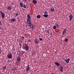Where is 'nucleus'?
<instances>
[{
    "label": "nucleus",
    "instance_id": "obj_39",
    "mask_svg": "<svg viewBox=\"0 0 74 74\" xmlns=\"http://www.w3.org/2000/svg\"><path fill=\"white\" fill-rule=\"evenodd\" d=\"M13 50H14V51H15V49H14Z\"/></svg>",
    "mask_w": 74,
    "mask_h": 74
},
{
    "label": "nucleus",
    "instance_id": "obj_15",
    "mask_svg": "<svg viewBox=\"0 0 74 74\" xmlns=\"http://www.w3.org/2000/svg\"><path fill=\"white\" fill-rule=\"evenodd\" d=\"M27 23L28 22H29L31 21V19L30 18H27Z\"/></svg>",
    "mask_w": 74,
    "mask_h": 74
},
{
    "label": "nucleus",
    "instance_id": "obj_28",
    "mask_svg": "<svg viewBox=\"0 0 74 74\" xmlns=\"http://www.w3.org/2000/svg\"><path fill=\"white\" fill-rule=\"evenodd\" d=\"M5 69H6V67L5 66H4L3 67V70H5Z\"/></svg>",
    "mask_w": 74,
    "mask_h": 74
},
{
    "label": "nucleus",
    "instance_id": "obj_26",
    "mask_svg": "<svg viewBox=\"0 0 74 74\" xmlns=\"http://www.w3.org/2000/svg\"><path fill=\"white\" fill-rule=\"evenodd\" d=\"M15 15L16 16H18L19 15V13H18V12H16L15 13Z\"/></svg>",
    "mask_w": 74,
    "mask_h": 74
},
{
    "label": "nucleus",
    "instance_id": "obj_19",
    "mask_svg": "<svg viewBox=\"0 0 74 74\" xmlns=\"http://www.w3.org/2000/svg\"><path fill=\"white\" fill-rule=\"evenodd\" d=\"M20 5L21 8H23V3L22 2L20 3Z\"/></svg>",
    "mask_w": 74,
    "mask_h": 74
},
{
    "label": "nucleus",
    "instance_id": "obj_3",
    "mask_svg": "<svg viewBox=\"0 0 74 74\" xmlns=\"http://www.w3.org/2000/svg\"><path fill=\"white\" fill-rule=\"evenodd\" d=\"M24 48L25 49V51H29V46H28V45L26 44V43H25V46Z\"/></svg>",
    "mask_w": 74,
    "mask_h": 74
},
{
    "label": "nucleus",
    "instance_id": "obj_11",
    "mask_svg": "<svg viewBox=\"0 0 74 74\" xmlns=\"http://www.w3.org/2000/svg\"><path fill=\"white\" fill-rule=\"evenodd\" d=\"M26 69L27 71H28L29 70H30V68L29 67V66L28 65L26 67Z\"/></svg>",
    "mask_w": 74,
    "mask_h": 74
},
{
    "label": "nucleus",
    "instance_id": "obj_34",
    "mask_svg": "<svg viewBox=\"0 0 74 74\" xmlns=\"http://www.w3.org/2000/svg\"><path fill=\"white\" fill-rule=\"evenodd\" d=\"M24 1H25V2H27V0H24Z\"/></svg>",
    "mask_w": 74,
    "mask_h": 74
},
{
    "label": "nucleus",
    "instance_id": "obj_2",
    "mask_svg": "<svg viewBox=\"0 0 74 74\" xmlns=\"http://www.w3.org/2000/svg\"><path fill=\"white\" fill-rule=\"evenodd\" d=\"M44 14H43V16L45 17V18H47L48 16V12L47 11H45L44 12Z\"/></svg>",
    "mask_w": 74,
    "mask_h": 74
},
{
    "label": "nucleus",
    "instance_id": "obj_23",
    "mask_svg": "<svg viewBox=\"0 0 74 74\" xmlns=\"http://www.w3.org/2000/svg\"><path fill=\"white\" fill-rule=\"evenodd\" d=\"M24 5L23 6V7L24 8H26L27 7V6L25 5V3H24Z\"/></svg>",
    "mask_w": 74,
    "mask_h": 74
},
{
    "label": "nucleus",
    "instance_id": "obj_40",
    "mask_svg": "<svg viewBox=\"0 0 74 74\" xmlns=\"http://www.w3.org/2000/svg\"><path fill=\"white\" fill-rule=\"evenodd\" d=\"M29 41V42H31L30 41Z\"/></svg>",
    "mask_w": 74,
    "mask_h": 74
},
{
    "label": "nucleus",
    "instance_id": "obj_30",
    "mask_svg": "<svg viewBox=\"0 0 74 74\" xmlns=\"http://www.w3.org/2000/svg\"><path fill=\"white\" fill-rule=\"evenodd\" d=\"M12 52H13V54H15V55L16 54V51L15 52L12 51Z\"/></svg>",
    "mask_w": 74,
    "mask_h": 74
},
{
    "label": "nucleus",
    "instance_id": "obj_8",
    "mask_svg": "<svg viewBox=\"0 0 74 74\" xmlns=\"http://www.w3.org/2000/svg\"><path fill=\"white\" fill-rule=\"evenodd\" d=\"M29 26H30V28H31L32 30H33V29H34V25L33 24H31Z\"/></svg>",
    "mask_w": 74,
    "mask_h": 74
},
{
    "label": "nucleus",
    "instance_id": "obj_31",
    "mask_svg": "<svg viewBox=\"0 0 74 74\" xmlns=\"http://www.w3.org/2000/svg\"><path fill=\"white\" fill-rule=\"evenodd\" d=\"M12 70H16V68H14L13 69H12Z\"/></svg>",
    "mask_w": 74,
    "mask_h": 74
},
{
    "label": "nucleus",
    "instance_id": "obj_12",
    "mask_svg": "<svg viewBox=\"0 0 74 74\" xmlns=\"http://www.w3.org/2000/svg\"><path fill=\"white\" fill-rule=\"evenodd\" d=\"M10 21L12 22H15V21H16V19L15 18H13L11 19Z\"/></svg>",
    "mask_w": 74,
    "mask_h": 74
},
{
    "label": "nucleus",
    "instance_id": "obj_7",
    "mask_svg": "<svg viewBox=\"0 0 74 74\" xmlns=\"http://www.w3.org/2000/svg\"><path fill=\"white\" fill-rule=\"evenodd\" d=\"M34 42H35V43H36V44H37L39 43V41H38V40L37 39H35L34 40Z\"/></svg>",
    "mask_w": 74,
    "mask_h": 74
},
{
    "label": "nucleus",
    "instance_id": "obj_32",
    "mask_svg": "<svg viewBox=\"0 0 74 74\" xmlns=\"http://www.w3.org/2000/svg\"><path fill=\"white\" fill-rule=\"evenodd\" d=\"M39 40H40V41H42V39L41 38H39Z\"/></svg>",
    "mask_w": 74,
    "mask_h": 74
},
{
    "label": "nucleus",
    "instance_id": "obj_6",
    "mask_svg": "<svg viewBox=\"0 0 74 74\" xmlns=\"http://www.w3.org/2000/svg\"><path fill=\"white\" fill-rule=\"evenodd\" d=\"M17 62H21V58H20L19 56H18L17 57Z\"/></svg>",
    "mask_w": 74,
    "mask_h": 74
},
{
    "label": "nucleus",
    "instance_id": "obj_38",
    "mask_svg": "<svg viewBox=\"0 0 74 74\" xmlns=\"http://www.w3.org/2000/svg\"><path fill=\"white\" fill-rule=\"evenodd\" d=\"M1 24V21H0V24Z\"/></svg>",
    "mask_w": 74,
    "mask_h": 74
},
{
    "label": "nucleus",
    "instance_id": "obj_14",
    "mask_svg": "<svg viewBox=\"0 0 74 74\" xmlns=\"http://www.w3.org/2000/svg\"><path fill=\"white\" fill-rule=\"evenodd\" d=\"M70 60L69 58H68L67 60H64L65 62H66V63H69V61H70Z\"/></svg>",
    "mask_w": 74,
    "mask_h": 74
},
{
    "label": "nucleus",
    "instance_id": "obj_24",
    "mask_svg": "<svg viewBox=\"0 0 74 74\" xmlns=\"http://www.w3.org/2000/svg\"><path fill=\"white\" fill-rule=\"evenodd\" d=\"M56 26H57L56 27H57V28H58V27H59V26H60L59 25L56 24Z\"/></svg>",
    "mask_w": 74,
    "mask_h": 74
},
{
    "label": "nucleus",
    "instance_id": "obj_5",
    "mask_svg": "<svg viewBox=\"0 0 74 74\" xmlns=\"http://www.w3.org/2000/svg\"><path fill=\"white\" fill-rule=\"evenodd\" d=\"M69 21H71V20L73 19V16L72 15V14H70V15L69 16Z\"/></svg>",
    "mask_w": 74,
    "mask_h": 74
},
{
    "label": "nucleus",
    "instance_id": "obj_27",
    "mask_svg": "<svg viewBox=\"0 0 74 74\" xmlns=\"http://www.w3.org/2000/svg\"><path fill=\"white\" fill-rule=\"evenodd\" d=\"M56 26H54L53 27V29H56Z\"/></svg>",
    "mask_w": 74,
    "mask_h": 74
},
{
    "label": "nucleus",
    "instance_id": "obj_10",
    "mask_svg": "<svg viewBox=\"0 0 74 74\" xmlns=\"http://www.w3.org/2000/svg\"><path fill=\"white\" fill-rule=\"evenodd\" d=\"M59 69H60V72H63V66H61L60 67V68Z\"/></svg>",
    "mask_w": 74,
    "mask_h": 74
},
{
    "label": "nucleus",
    "instance_id": "obj_21",
    "mask_svg": "<svg viewBox=\"0 0 74 74\" xmlns=\"http://www.w3.org/2000/svg\"><path fill=\"white\" fill-rule=\"evenodd\" d=\"M27 18H30V15L29 14H28L27 16Z\"/></svg>",
    "mask_w": 74,
    "mask_h": 74
},
{
    "label": "nucleus",
    "instance_id": "obj_9",
    "mask_svg": "<svg viewBox=\"0 0 74 74\" xmlns=\"http://www.w3.org/2000/svg\"><path fill=\"white\" fill-rule=\"evenodd\" d=\"M66 32H67V29H64V30L62 32V34L64 36V34L66 33Z\"/></svg>",
    "mask_w": 74,
    "mask_h": 74
},
{
    "label": "nucleus",
    "instance_id": "obj_1",
    "mask_svg": "<svg viewBox=\"0 0 74 74\" xmlns=\"http://www.w3.org/2000/svg\"><path fill=\"white\" fill-rule=\"evenodd\" d=\"M0 15H1V18L3 19L4 18V17H5V14L4 12H3L2 11H0Z\"/></svg>",
    "mask_w": 74,
    "mask_h": 74
},
{
    "label": "nucleus",
    "instance_id": "obj_13",
    "mask_svg": "<svg viewBox=\"0 0 74 74\" xmlns=\"http://www.w3.org/2000/svg\"><path fill=\"white\" fill-rule=\"evenodd\" d=\"M32 3L33 4H37V1H36V0H33L32 1Z\"/></svg>",
    "mask_w": 74,
    "mask_h": 74
},
{
    "label": "nucleus",
    "instance_id": "obj_16",
    "mask_svg": "<svg viewBox=\"0 0 74 74\" xmlns=\"http://www.w3.org/2000/svg\"><path fill=\"white\" fill-rule=\"evenodd\" d=\"M51 12H53L55 11V9H54V8L53 7H52L51 8V10H50Z\"/></svg>",
    "mask_w": 74,
    "mask_h": 74
},
{
    "label": "nucleus",
    "instance_id": "obj_20",
    "mask_svg": "<svg viewBox=\"0 0 74 74\" xmlns=\"http://www.w3.org/2000/svg\"><path fill=\"white\" fill-rule=\"evenodd\" d=\"M27 25H28V26H30V25H31L32 24V22L31 21H30V22H29V23H27Z\"/></svg>",
    "mask_w": 74,
    "mask_h": 74
},
{
    "label": "nucleus",
    "instance_id": "obj_35",
    "mask_svg": "<svg viewBox=\"0 0 74 74\" xmlns=\"http://www.w3.org/2000/svg\"><path fill=\"white\" fill-rule=\"evenodd\" d=\"M1 49H0V53L1 52Z\"/></svg>",
    "mask_w": 74,
    "mask_h": 74
},
{
    "label": "nucleus",
    "instance_id": "obj_18",
    "mask_svg": "<svg viewBox=\"0 0 74 74\" xmlns=\"http://www.w3.org/2000/svg\"><path fill=\"white\" fill-rule=\"evenodd\" d=\"M55 64H56V65L58 66H59V65H60V64L58 63V62H55Z\"/></svg>",
    "mask_w": 74,
    "mask_h": 74
},
{
    "label": "nucleus",
    "instance_id": "obj_22",
    "mask_svg": "<svg viewBox=\"0 0 74 74\" xmlns=\"http://www.w3.org/2000/svg\"><path fill=\"white\" fill-rule=\"evenodd\" d=\"M36 17L37 18H40L41 17V16H40V15H38L36 16Z\"/></svg>",
    "mask_w": 74,
    "mask_h": 74
},
{
    "label": "nucleus",
    "instance_id": "obj_33",
    "mask_svg": "<svg viewBox=\"0 0 74 74\" xmlns=\"http://www.w3.org/2000/svg\"><path fill=\"white\" fill-rule=\"evenodd\" d=\"M47 33H48V34H49V31H48V30H47Z\"/></svg>",
    "mask_w": 74,
    "mask_h": 74
},
{
    "label": "nucleus",
    "instance_id": "obj_41",
    "mask_svg": "<svg viewBox=\"0 0 74 74\" xmlns=\"http://www.w3.org/2000/svg\"><path fill=\"white\" fill-rule=\"evenodd\" d=\"M62 37H63V36H62Z\"/></svg>",
    "mask_w": 74,
    "mask_h": 74
},
{
    "label": "nucleus",
    "instance_id": "obj_17",
    "mask_svg": "<svg viewBox=\"0 0 74 74\" xmlns=\"http://www.w3.org/2000/svg\"><path fill=\"white\" fill-rule=\"evenodd\" d=\"M8 10H11V9H12V7L10 6H8Z\"/></svg>",
    "mask_w": 74,
    "mask_h": 74
},
{
    "label": "nucleus",
    "instance_id": "obj_37",
    "mask_svg": "<svg viewBox=\"0 0 74 74\" xmlns=\"http://www.w3.org/2000/svg\"><path fill=\"white\" fill-rule=\"evenodd\" d=\"M51 74H54V73H51Z\"/></svg>",
    "mask_w": 74,
    "mask_h": 74
},
{
    "label": "nucleus",
    "instance_id": "obj_36",
    "mask_svg": "<svg viewBox=\"0 0 74 74\" xmlns=\"http://www.w3.org/2000/svg\"><path fill=\"white\" fill-rule=\"evenodd\" d=\"M12 3L13 4H12V5H14V3L12 2Z\"/></svg>",
    "mask_w": 74,
    "mask_h": 74
},
{
    "label": "nucleus",
    "instance_id": "obj_25",
    "mask_svg": "<svg viewBox=\"0 0 74 74\" xmlns=\"http://www.w3.org/2000/svg\"><path fill=\"white\" fill-rule=\"evenodd\" d=\"M64 41L65 42H67L68 41V39L66 38L64 39Z\"/></svg>",
    "mask_w": 74,
    "mask_h": 74
},
{
    "label": "nucleus",
    "instance_id": "obj_4",
    "mask_svg": "<svg viewBox=\"0 0 74 74\" xmlns=\"http://www.w3.org/2000/svg\"><path fill=\"white\" fill-rule=\"evenodd\" d=\"M8 59H11L12 58V54L11 53H10L8 54Z\"/></svg>",
    "mask_w": 74,
    "mask_h": 74
},
{
    "label": "nucleus",
    "instance_id": "obj_42",
    "mask_svg": "<svg viewBox=\"0 0 74 74\" xmlns=\"http://www.w3.org/2000/svg\"><path fill=\"white\" fill-rule=\"evenodd\" d=\"M64 36H66V35H64Z\"/></svg>",
    "mask_w": 74,
    "mask_h": 74
},
{
    "label": "nucleus",
    "instance_id": "obj_29",
    "mask_svg": "<svg viewBox=\"0 0 74 74\" xmlns=\"http://www.w3.org/2000/svg\"><path fill=\"white\" fill-rule=\"evenodd\" d=\"M25 39V38H24V37H22L21 38V39L22 40H24V39Z\"/></svg>",
    "mask_w": 74,
    "mask_h": 74
}]
</instances>
